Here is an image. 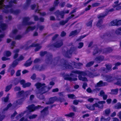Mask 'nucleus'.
<instances>
[{"label": "nucleus", "instance_id": "1", "mask_svg": "<svg viewBox=\"0 0 121 121\" xmlns=\"http://www.w3.org/2000/svg\"><path fill=\"white\" fill-rule=\"evenodd\" d=\"M74 73L78 74V78L79 79L80 81H87L88 80L85 77H82V76H85L87 75V73L85 71H80L78 70H73L71 72V73L69 75L68 74H66L64 76V79L65 80H69L71 81H76L77 80V78H72L70 77V76L73 77L74 75L73 74Z\"/></svg>", "mask_w": 121, "mask_h": 121}, {"label": "nucleus", "instance_id": "2", "mask_svg": "<svg viewBox=\"0 0 121 121\" xmlns=\"http://www.w3.org/2000/svg\"><path fill=\"white\" fill-rule=\"evenodd\" d=\"M45 85L44 83H42L38 82L35 84V86L38 89L36 93L37 97L41 100H44L45 97L43 95L47 92L46 90Z\"/></svg>", "mask_w": 121, "mask_h": 121}, {"label": "nucleus", "instance_id": "3", "mask_svg": "<svg viewBox=\"0 0 121 121\" xmlns=\"http://www.w3.org/2000/svg\"><path fill=\"white\" fill-rule=\"evenodd\" d=\"M16 94L19 97L22 98L13 102L12 106L14 108H16L19 105H21L22 104L24 99L28 95V92L27 91H24L22 90L18 91L16 93Z\"/></svg>", "mask_w": 121, "mask_h": 121}, {"label": "nucleus", "instance_id": "4", "mask_svg": "<svg viewBox=\"0 0 121 121\" xmlns=\"http://www.w3.org/2000/svg\"><path fill=\"white\" fill-rule=\"evenodd\" d=\"M114 11V9L113 8L110 9H106L104 14H102V15H98L97 16L98 18V19H99L98 21L96 24L97 27L99 28L100 30L104 28L105 25H102L103 22V19L107 15L109 12H113Z\"/></svg>", "mask_w": 121, "mask_h": 121}, {"label": "nucleus", "instance_id": "5", "mask_svg": "<svg viewBox=\"0 0 121 121\" xmlns=\"http://www.w3.org/2000/svg\"><path fill=\"white\" fill-rule=\"evenodd\" d=\"M60 57L57 56L53 60L54 61L56 60L57 63L60 60V65L63 69H73V66L70 65L72 64L70 63V64H69L67 60H65L64 58H62L60 60Z\"/></svg>", "mask_w": 121, "mask_h": 121}, {"label": "nucleus", "instance_id": "6", "mask_svg": "<svg viewBox=\"0 0 121 121\" xmlns=\"http://www.w3.org/2000/svg\"><path fill=\"white\" fill-rule=\"evenodd\" d=\"M46 54L47 58L46 59V61L48 63H50L52 64L53 61V56L51 53H48L47 51H41L39 53V55L41 57L44 56Z\"/></svg>", "mask_w": 121, "mask_h": 121}, {"label": "nucleus", "instance_id": "7", "mask_svg": "<svg viewBox=\"0 0 121 121\" xmlns=\"http://www.w3.org/2000/svg\"><path fill=\"white\" fill-rule=\"evenodd\" d=\"M43 107L40 105H38L37 106H35L34 104L29 105L26 107L28 111L30 112H34L36 109L43 108Z\"/></svg>", "mask_w": 121, "mask_h": 121}, {"label": "nucleus", "instance_id": "8", "mask_svg": "<svg viewBox=\"0 0 121 121\" xmlns=\"http://www.w3.org/2000/svg\"><path fill=\"white\" fill-rule=\"evenodd\" d=\"M106 68L103 67L101 69V70L105 73H107L111 71L112 70V66L111 64H106L105 65Z\"/></svg>", "mask_w": 121, "mask_h": 121}, {"label": "nucleus", "instance_id": "9", "mask_svg": "<svg viewBox=\"0 0 121 121\" xmlns=\"http://www.w3.org/2000/svg\"><path fill=\"white\" fill-rule=\"evenodd\" d=\"M48 108V106L45 107L41 111V116L43 118H44L45 117L49 114Z\"/></svg>", "mask_w": 121, "mask_h": 121}, {"label": "nucleus", "instance_id": "10", "mask_svg": "<svg viewBox=\"0 0 121 121\" xmlns=\"http://www.w3.org/2000/svg\"><path fill=\"white\" fill-rule=\"evenodd\" d=\"M30 19V18L28 17H24L22 22V25L24 26H26L30 25L33 24L34 23L32 22H28Z\"/></svg>", "mask_w": 121, "mask_h": 121}, {"label": "nucleus", "instance_id": "11", "mask_svg": "<svg viewBox=\"0 0 121 121\" xmlns=\"http://www.w3.org/2000/svg\"><path fill=\"white\" fill-rule=\"evenodd\" d=\"M121 76V75H117L115 77H113L111 75V74L107 75L105 76V78L106 81L108 82H111L113 80L116 79H116V77L117 76Z\"/></svg>", "mask_w": 121, "mask_h": 121}, {"label": "nucleus", "instance_id": "12", "mask_svg": "<svg viewBox=\"0 0 121 121\" xmlns=\"http://www.w3.org/2000/svg\"><path fill=\"white\" fill-rule=\"evenodd\" d=\"M60 97L57 98L56 97V101H59L60 103H62L65 100L64 97L65 95L63 94V92H60L59 93Z\"/></svg>", "mask_w": 121, "mask_h": 121}, {"label": "nucleus", "instance_id": "13", "mask_svg": "<svg viewBox=\"0 0 121 121\" xmlns=\"http://www.w3.org/2000/svg\"><path fill=\"white\" fill-rule=\"evenodd\" d=\"M119 1L117 0L115 1L114 4L112 5V6L113 8H116V9L117 10L121 9V6L120 5L121 4H119Z\"/></svg>", "mask_w": 121, "mask_h": 121}, {"label": "nucleus", "instance_id": "14", "mask_svg": "<svg viewBox=\"0 0 121 121\" xmlns=\"http://www.w3.org/2000/svg\"><path fill=\"white\" fill-rule=\"evenodd\" d=\"M104 58V57L103 55H100L96 57L94 60L97 63H100L103 61Z\"/></svg>", "mask_w": 121, "mask_h": 121}, {"label": "nucleus", "instance_id": "15", "mask_svg": "<svg viewBox=\"0 0 121 121\" xmlns=\"http://www.w3.org/2000/svg\"><path fill=\"white\" fill-rule=\"evenodd\" d=\"M95 46H96V47L94 50L93 52V54L94 56H95L96 54L98 53H101L102 51V49L101 48L99 49L96 45H95Z\"/></svg>", "mask_w": 121, "mask_h": 121}, {"label": "nucleus", "instance_id": "16", "mask_svg": "<svg viewBox=\"0 0 121 121\" xmlns=\"http://www.w3.org/2000/svg\"><path fill=\"white\" fill-rule=\"evenodd\" d=\"M54 13L57 16H60L61 18H64L65 14L64 11H60L59 10H57Z\"/></svg>", "mask_w": 121, "mask_h": 121}, {"label": "nucleus", "instance_id": "17", "mask_svg": "<svg viewBox=\"0 0 121 121\" xmlns=\"http://www.w3.org/2000/svg\"><path fill=\"white\" fill-rule=\"evenodd\" d=\"M56 96H55L51 97L49 98V100L46 102V104L47 105L52 104L56 101Z\"/></svg>", "mask_w": 121, "mask_h": 121}, {"label": "nucleus", "instance_id": "18", "mask_svg": "<svg viewBox=\"0 0 121 121\" xmlns=\"http://www.w3.org/2000/svg\"><path fill=\"white\" fill-rule=\"evenodd\" d=\"M33 68L36 70L39 71H43L45 69L44 66L43 65H42L41 66L38 65H36L33 66Z\"/></svg>", "mask_w": 121, "mask_h": 121}, {"label": "nucleus", "instance_id": "19", "mask_svg": "<svg viewBox=\"0 0 121 121\" xmlns=\"http://www.w3.org/2000/svg\"><path fill=\"white\" fill-rule=\"evenodd\" d=\"M30 46L33 47H36L35 50V52L38 51L41 48V47L40 46L39 44L38 43L35 44L34 43H33L30 45Z\"/></svg>", "mask_w": 121, "mask_h": 121}, {"label": "nucleus", "instance_id": "20", "mask_svg": "<svg viewBox=\"0 0 121 121\" xmlns=\"http://www.w3.org/2000/svg\"><path fill=\"white\" fill-rule=\"evenodd\" d=\"M63 44V42L61 41L59 42L58 41H57L53 44L52 45L54 47L58 48L61 47Z\"/></svg>", "mask_w": 121, "mask_h": 121}, {"label": "nucleus", "instance_id": "21", "mask_svg": "<svg viewBox=\"0 0 121 121\" xmlns=\"http://www.w3.org/2000/svg\"><path fill=\"white\" fill-rule=\"evenodd\" d=\"M20 10L19 9H17L14 10L12 8L10 9V13H12L14 15H17L20 13Z\"/></svg>", "mask_w": 121, "mask_h": 121}, {"label": "nucleus", "instance_id": "22", "mask_svg": "<svg viewBox=\"0 0 121 121\" xmlns=\"http://www.w3.org/2000/svg\"><path fill=\"white\" fill-rule=\"evenodd\" d=\"M73 52V51L71 49H70L69 50H68L66 52L65 54V56L66 57L70 58V55H72Z\"/></svg>", "mask_w": 121, "mask_h": 121}, {"label": "nucleus", "instance_id": "23", "mask_svg": "<svg viewBox=\"0 0 121 121\" xmlns=\"http://www.w3.org/2000/svg\"><path fill=\"white\" fill-rule=\"evenodd\" d=\"M0 26L2 30H4L6 29L8 26L6 24L3 23L2 21H0Z\"/></svg>", "mask_w": 121, "mask_h": 121}, {"label": "nucleus", "instance_id": "24", "mask_svg": "<svg viewBox=\"0 0 121 121\" xmlns=\"http://www.w3.org/2000/svg\"><path fill=\"white\" fill-rule=\"evenodd\" d=\"M31 58L30 57L24 64V66L26 67H28L30 66L32 62V61H31Z\"/></svg>", "mask_w": 121, "mask_h": 121}, {"label": "nucleus", "instance_id": "25", "mask_svg": "<svg viewBox=\"0 0 121 121\" xmlns=\"http://www.w3.org/2000/svg\"><path fill=\"white\" fill-rule=\"evenodd\" d=\"M72 63L74 64V65L75 66V67L77 68H79L82 66L83 65L82 63L80 62L77 63L73 61L72 62Z\"/></svg>", "mask_w": 121, "mask_h": 121}, {"label": "nucleus", "instance_id": "26", "mask_svg": "<svg viewBox=\"0 0 121 121\" xmlns=\"http://www.w3.org/2000/svg\"><path fill=\"white\" fill-rule=\"evenodd\" d=\"M18 64V61L15 59L13 62L12 64L9 66V68L11 69L12 67L15 68Z\"/></svg>", "mask_w": 121, "mask_h": 121}, {"label": "nucleus", "instance_id": "27", "mask_svg": "<svg viewBox=\"0 0 121 121\" xmlns=\"http://www.w3.org/2000/svg\"><path fill=\"white\" fill-rule=\"evenodd\" d=\"M116 78L118 81L115 84L116 85L121 86V76H117Z\"/></svg>", "mask_w": 121, "mask_h": 121}, {"label": "nucleus", "instance_id": "28", "mask_svg": "<svg viewBox=\"0 0 121 121\" xmlns=\"http://www.w3.org/2000/svg\"><path fill=\"white\" fill-rule=\"evenodd\" d=\"M106 83L103 82L102 81H100L97 84V87H101L105 86Z\"/></svg>", "mask_w": 121, "mask_h": 121}, {"label": "nucleus", "instance_id": "29", "mask_svg": "<svg viewBox=\"0 0 121 121\" xmlns=\"http://www.w3.org/2000/svg\"><path fill=\"white\" fill-rule=\"evenodd\" d=\"M104 50L105 51H104L103 53H109L111 52L112 51V49L110 48H106L104 49Z\"/></svg>", "mask_w": 121, "mask_h": 121}, {"label": "nucleus", "instance_id": "30", "mask_svg": "<svg viewBox=\"0 0 121 121\" xmlns=\"http://www.w3.org/2000/svg\"><path fill=\"white\" fill-rule=\"evenodd\" d=\"M31 0H26V4L24 6L23 8L25 9H26L28 7L30 4Z\"/></svg>", "mask_w": 121, "mask_h": 121}, {"label": "nucleus", "instance_id": "31", "mask_svg": "<svg viewBox=\"0 0 121 121\" xmlns=\"http://www.w3.org/2000/svg\"><path fill=\"white\" fill-rule=\"evenodd\" d=\"M118 88L112 89L111 90V92H110L109 93L112 95H116L118 93Z\"/></svg>", "mask_w": 121, "mask_h": 121}, {"label": "nucleus", "instance_id": "32", "mask_svg": "<svg viewBox=\"0 0 121 121\" xmlns=\"http://www.w3.org/2000/svg\"><path fill=\"white\" fill-rule=\"evenodd\" d=\"M87 76L90 78H93L96 76L94 73L88 71Z\"/></svg>", "mask_w": 121, "mask_h": 121}, {"label": "nucleus", "instance_id": "33", "mask_svg": "<svg viewBox=\"0 0 121 121\" xmlns=\"http://www.w3.org/2000/svg\"><path fill=\"white\" fill-rule=\"evenodd\" d=\"M111 36V35L110 32L108 31L105 33L103 36H101V38H104L106 36L110 37Z\"/></svg>", "mask_w": 121, "mask_h": 121}, {"label": "nucleus", "instance_id": "34", "mask_svg": "<svg viewBox=\"0 0 121 121\" xmlns=\"http://www.w3.org/2000/svg\"><path fill=\"white\" fill-rule=\"evenodd\" d=\"M9 5H4V4L3 3H1L0 4H2L3 5V7H4L6 9H8L12 8L13 6V5H12L11 4H10L9 2Z\"/></svg>", "mask_w": 121, "mask_h": 121}, {"label": "nucleus", "instance_id": "35", "mask_svg": "<svg viewBox=\"0 0 121 121\" xmlns=\"http://www.w3.org/2000/svg\"><path fill=\"white\" fill-rule=\"evenodd\" d=\"M78 34L77 32V30H75L73 31H72L70 33L69 35V36H71L73 35H76Z\"/></svg>", "mask_w": 121, "mask_h": 121}, {"label": "nucleus", "instance_id": "36", "mask_svg": "<svg viewBox=\"0 0 121 121\" xmlns=\"http://www.w3.org/2000/svg\"><path fill=\"white\" fill-rule=\"evenodd\" d=\"M115 33L117 35H121V27L119 28L116 29Z\"/></svg>", "mask_w": 121, "mask_h": 121}, {"label": "nucleus", "instance_id": "37", "mask_svg": "<svg viewBox=\"0 0 121 121\" xmlns=\"http://www.w3.org/2000/svg\"><path fill=\"white\" fill-rule=\"evenodd\" d=\"M12 86V84L7 86L5 88V91L6 92L8 91L11 88Z\"/></svg>", "mask_w": 121, "mask_h": 121}, {"label": "nucleus", "instance_id": "38", "mask_svg": "<svg viewBox=\"0 0 121 121\" xmlns=\"http://www.w3.org/2000/svg\"><path fill=\"white\" fill-rule=\"evenodd\" d=\"M93 22V20H90L86 23V26L88 27H91L92 26Z\"/></svg>", "mask_w": 121, "mask_h": 121}, {"label": "nucleus", "instance_id": "39", "mask_svg": "<svg viewBox=\"0 0 121 121\" xmlns=\"http://www.w3.org/2000/svg\"><path fill=\"white\" fill-rule=\"evenodd\" d=\"M94 61H91L87 63L86 65V66L87 67H90L92 66L94 63Z\"/></svg>", "mask_w": 121, "mask_h": 121}, {"label": "nucleus", "instance_id": "40", "mask_svg": "<svg viewBox=\"0 0 121 121\" xmlns=\"http://www.w3.org/2000/svg\"><path fill=\"white\" fill-rule=\"evenodd\" d=\"M74 113L73 112H70L69 114H65V116L68 117H72L74 115Z\"/></svg>", "mask_w": 121, "mask_h": 121}, {"label": "nucleus", "instance_id": "41", "mask_svg": "<svg viewBox=\"0 0 121 121\" xmlns=\"http://www.w3.org/2000/svg\"><path fill=\"white\" fill-rule=\"evenodd\" d=\"M31 85V83L30 82H27L25 83L23 85V87L24 88L26 87H29Z\"/></svg>", "mask_w": 121, "mask_h": 121}, {"label": "nucleus", "instance_id": "42", "mask_svg": "<svg viewBox=\"0 0 121 121\" xmlns=\"http://www.w3.org/2000/svg\"><path fill=\"white\" fill-rule=\"evenodd\" d=\"M87 108L89 110H94L95 109V108L93 106V105H89L87 106Z\"/></svg>", "mask_w": 121, "mask_h": 121}, {"label": "nucleus", "instance_id": "43", "mask_svg": "<svg viewBox=\"0 0 121 121\" xmlns=\"http://www.w3.org/2000/svg\"><path fill=\"white\" fill-rule=\"evenodd\" d=\"M68 21L67 19L65 21H62L60 22L59 23L60 25H64L67 23Z\"/></svg>", "mask_w": 121, "mask_h": 121}, {"label": "nucleus", "instance_id": "44", "mask_svg": "<svg viewBox=\"0 0 121 121\" xmlns=\"http://www.w3.org/2000/svg\"><path fill=\"white\" fill-rule=\"evenodd\" d=\"M14 89L15 91H21V89L19 86H16L14 88Z\"/></svg>", "mask_w": 121, "mask_h": 121}, {"label": "nucleus", "instance_id": "45", "mask_svg": "<svg viewBox=\"0 0 121 121\" xmlns=\"http://www.w3.org/2000/svg\"><path fill=\"white\" fill-rule=\"evenodd\" d=\"M116 20L115 21L114 20H113L110 22L109 25L110 26H116Z\"/></svg>", "mask_w": 121, "mask_h": 121}, {"label": "nucleus", "instance_id": "46", "mask_svg": "<svg viewBox=\"0 0 121 121\" xmlns=\"http://www.w3.org/2000/svg\"><path fill=\"white\" fill-rule=\"evenodd\" d=\"M37 116V115L36 114H33L31 115L29 117V118L30 119H31L35 118Z\"/></svg>", "mask_w": 121, "mask_h": 121}, {"label": "nucleus", "instance_id": "47", "mask_svg": "<svg viewBox=\"0 0 121 121\" xmlns=\"http://www.w3.org/2000/svg\"><path fill=\"white\" fill-rule=\"evenodd\" d=\"M5 54L6 57H9L11 55V53L9 51H6L5 52Z\"/></svg>", "mask_w": 121, "mask_h": 121}, {"label": "nucleus", "instance_id": "48", "mask_svg": "<svg viewBox=\"0 0 121 121\" xmlns=\"http://www.w3.org/2000/svg\"><path fill=\"white\" fill-rule=\"evenodd\" d=\"M115 108L117 109L121 108V104L120 102L117 103V105L115 106Z\"/></svg>", "mask_w": 121, "mask_h": 121}, {"label": "nucleus", "instance_id": "49", "mask_svg": "<svg viewBox=\"0 0 121 121\" xmlns=\"http://www.w3.org/2000/svg\"><path fill=\"white\" fill-rule=\"evenodd\" d=\"M116 26H119L121 25V20H116Z\"/></svg>", "mask_w": 121, "mask_h": 121}, {"label": "nucleus", "instance_id": "50", "mask_svg": "<svg viewBox=\"0 0 121 121\" xmlns=\"http://www.w3.org/2000/svg\"><path fill=\"white\" fill-rule=\"evenodd\" d=\"M59 3V0H55L54 2V6L55 7L57 6Z\"/></svg>", "mask_w": 121, "mask_h": 121}, {"label": "nucleus", "instance_id": "51", "mask_svg": "<svg viewBox=\"0 0 121 121\" xmlns=\"http://www.w3.org/2000/svg\"><path fill=\"white\" fill-rule=\"evenodd\" d=\"M24 59V57L22 55H21L18 58L16 59V60H17L18 62L23 60Z\"/></svg>", "mask_w": 121, "mask_h": 121}, {"label": "nucleus", "instance_id": "52", "mask_svg": "<svg viewBox=\"0 0 121 121\" xmlns=\"http://www.w3.org/2000/svg\"><path fill=\"white\" fill-rule=\"evenodd\" d=\"M22 37V36L20 35H18L16 36L15 37V39L16 40H20Z\"/></svg>", "mask_w": 121, "mask_h": 121}, {"label": "nucleus", "instance_id": "53", "mask_svg": "<svg viewBox=\"0 0 121 121\" xmlns=\"http://www.w3.org/2000/svg\"><path fill=\"white\" fill-rule=\"evenodd\" d=\"M59 35L58 34H55L52 37V41L55 40L59 36Z\"/></svg>", "mask_w": 121, "mask_h": 121}, {"label": "nucleus", "instance_id": "54", "mask_svg": "<svg viewBox=\"0 0 121 121\" xmlns=\"http://www.w3.org/2000/svg\"><path fill=\"white\" fill-rule=\"evenodd\" d=\"M79 45L78 46V48H81L83 46V42H80L78 43Z\"/></svg>", "mask_w": 121, "mask_h": 121}, {"label": "nucleus", "instance_id": "55", "mask_svg": "<svg viewBox=\"0 0 121 121\" xmlns=\"http://www.w3.org/2000/svg\"><path fill=\"white\" fill-rule=\"evenodd\" d=\"M41 60L38 58H36L34 61L33 62L34 63H36L39 62Z\"/></svg>", "mask_w": 121, "mask_h": 121}, {"label": "nucleus", "instance_id": "56", "mask_svg": "<svg viewBox=\"0 0 121 121\" xmlns=\"http://www.w3.org/2000/svg\"><path fill=\"white\" fill-rule=\"evenodd\" d=\"M100 4V3H95L92 4V6L93 7L98 6Z\"/></svg>", "mask_w": 121, "mask_h": 121}, {"label": "nucleus", "instance_id": "57", "mask_svg": "<svg viewBox=\"0 0 121 121\" xmlns=\"http://www.w3.org/2000/svg\"><path fill=\"white\" fill-rule=\"evenodd\" d=\"M19 82V80L16 79H15L14 80V84L15 85H17Z\"/></svg>", "mask_w": 121, "mask_h": 121}, {"label": "nucleus", "instance_id": "58", "mask_svg": "<svg viewBox=\"0 0 121 121\" xmlns=\"http://www.w3.org/2000/svg\"><path fill=\"white\" fill-rule=\"evenodd\" d=\"M21 70H18L17 71L16 73V76H19L21 75Z\"/></svg>", "mask_w": 121, "mask_h": 121}, {"label": "nucleus", "instance_id": "59", "mask_svg": "<svg viewBox=\"0 0 121 121\" xmlns=\"http://www.w3.org/2000/svg\"><path fill=\"white\" fill-rule=\"evenodd\" d=\"M66 35V33L64 31L61 32L60 36L61 37H63L65 36Z\"/></svg>", "mask_w": 121, "mask_h": 121}, {"label": "nucleus", "instance_id": "60", "mask_svg": "<svg viewBox=\"0 0 121 121\" xmlns=\"http://www.w3.org/2000/svg\"><path fill=\"white\" fill-rule=\"evenodd\" d=\"M65 4V2H63L59 4V6H60L61 8L64 7Z\"/></svg>", "mask_w": 121, "mask_h": 121}, {"label": "nucleus", "instance_id": "61", "mask_svg": "<svg viewBox=\"0 0 121 121\" xmlns=\"http://www.w3.org/2000/svg\"><path fill=\"white\" fill-rule=\"evenodd\" d=\"M10 60V58H7L5 56H3L2 58V60L3 61L9 60Z\"/></svg>", "mask_w": 121, "mask_h": 121}, {"label": "nucleus", "instance_id": "62", "mask_svg": "<svg viewBox=\"0 0 121 121\" xmlns=\"http://www.w3.org/2000/svg\"><path fill=\"white\" fill-rule=\"evenodd\" d=\"M36 77V75L35 73H34L31 77V78L33 80H35V79Z\"/></svg>", "mask_w": 121, "mask_h": 121}, {"label": "nucleus", "instance_id": "63", "mask_svg": "<svg viewBox=\"0 0 121 121\" xmlns=\"http://www.w3.org/2000/svg\"><path fill=\"white\" fill-rule=\"evenodd\" d=\"M68 96L69 98L73 99L75 96V95L73 94H69L68 95Z\"/></svg>", "mask_w": 121, "mask_h": 121}, {"label": "nucleus", "instance_id": "64", "mask_svg": "<svg viewBox=\"0 0 121 121\" xmlns=\"http://www.w3.org/2000/svg\"><path fill=\"white\" fill-rule=\"evenodd\" d=\"M34 20L35 21H38L39 19V17L37 15H34Z\"/></svg>", "mask_w": 121, "mask_h": 121}]
</instances>
